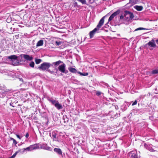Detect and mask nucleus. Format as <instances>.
<instances>
[{"label":"nucleus","mask_w":158,"mask_h":158,"mask_svg":"<svg viewBox=\"0 0 158 158\" xmlns=\"http://www.w3.org/2000/svg\"><path fill=\"white\" fill-rule=\"evenodd\" d=\"M57 131H53L51 133H50V136H51V135H52L53 141H59L57 138Z\"/></svg>","instance_id":"9"},{"label":"nucleus","mask_w":158,"mask_h":158,"mask_svg":"<svg viewBox=\"0 0 158 158\" xmlns=\"http://www.w3.org/2000/svg\"><path fill=\"white\" fill-rule=\"evenodd\" d=\"M12 90L11 89H7L5 91L4 93L3 94V96H11L13 94Z\"/></svg>","instance_id":"10"},{"label":"nucleus","mask_w":158,"mask_h":158,"mask_svg":"<svg viewBox=\"0 0 158 158\" xmlns=\"http://www.w3.org/2000/svg\"><path fill=\"white\" fill-rule=\"evenodd\" d=\"M77 5H78L77 3L76 2H75L74 3L73 6L74 7H75L76 6H77Z\"/></svg>","instance_id":"43"},{"label":"nucleus","mask_w":158,"mask_h":158,"mask_svg":"<svg viewBox=\"0 0 158 158\" xmlns=\"http://www.w3.org/2000/svg\"><path fill=\"white\" fill-rule=\"evenodd\" d=\"M82 143H81L80 146H81V148L82 150H83L85 152H87L88 150L86 142L83 140L82 141Z\"/></svg>","instance_id":"8"},{"label":"nucleus","mask_w":158,"mask_h":158,"mask_svg":"<svg viewBox=\"0 0 158 158\" xmlns=\"http://www.w3.org/2000/svg\"><path fill=\"white\" fill-rule=\"evenodd\" d=\"M29 136V134L28 133H27L25 135V137L27 138Z\"/></svg>","instance_id":"49"},{"label":"nucleus","mask_w":158,"mask_h":158,"mask_svg":"<svg viewBox=\"0 0 158 158\" xmlns=\"http://www.w3.org/2000/svg\"><path fill=\"white\" fill-rule=\"evenodd\" d=\"M104 18L105 17H103L100 20L97 26L96 27L98 29H100V28L103 25L104 21Z\"/></svg>","instance_id":"13"},{"label":"nucleus","mask_w":158,"mask_h":158,"mask_svg":"<svg viewBox=\"0 0 158 158\" xmlns=\"http://www.w3.org/2000/svg\"><path fill=\"white\" fill-rule=\"evenodd\" d=\"M150 93H148V94H147V95H148L149 96H150Z\"/></svg>","instance_id":"55"},{"label":"nucleus","mask_w":158,"mask_h":158,"mask_svg":"<svg viewBox=\"0 0 158 158\" xmlns=\"http://www.w3.org/2000/svg\"><path fill=\"white\" fill-rule=\"evenodd\" d=\"M113 19V18L112 17H111L110 16L109 17V19H108V22H110L112 20V19Z\"/></svg>","instance_id":"46"},{"label":"nucleus","mask_w":158,"mask_h":158,"mask_svg":"<svg viewBox=\"0 0 158 158\" xmlns=\"http://www.w3.org/2000/svg\"><path fill=\"white\" fill-rule=\"evenodd\" d=\"M144 147L147 150L152 152H158V151L156 150L154 148L155 146H153L151 144H144Z\"/></svg>","instance_id":"4"},{"label":"nucleus","mask_w":158,"mask_h":158,"mask_svg":"<svg viewBox=\"0 0 158 158\" xmlns=\"http://www.w3.org/2000/svg\"><path fill=\"white\" fill-rule=\"evenodd\" d=\"M41 61V60L40 59H35V62L36 64H40Z\"/></svg>","instance_id":"30"},{"label":"nucleus","mask_w":158,"mask_h":158,"mask_svg":"<svg viewBox=\"0 0 158 158\" xmlns=\"http://www.w3.org/2000/svg\"><path fill=\"white\" fill-rule=\"evenodd\" d=\"M131 104V103L128 102H125L121 106V109L123 111L126 110L128 107Z\"/></svg>","instance_id":"12"},{"label":"nucleus","mask_w":158,"mask_h":158,"mask_svg":"<svg viewBox=\"0 0 158 158\" xmlns=\"http://www.w3.org/2000/svg\"><path fill=\"white\" fill-rule=\"evenodd\" d=\"M16 136L17 137L19 138V139H21V137H20L19 135L18 134H16Z\"/></svg>","instance_id":"48"},{"label":"nucleus","mask_w":158,"mask_h":158,"mask_svg":"<svg viewBox=\"0 0 158 158\" xmlns=\"http://www.w3.org/2000/svg\"><path fill=\"white\" fill-rule=\"evenodd\" d=\"M19 151L21 153H23L24 152H26V150L25 148H24L21 149H20V150Z\"/></svg>","instance_id":"38"},{"label":"nucleus","mask_w":158,"mask_h":158,"mask_svg":"<svg viewBox=\"0 0 158 158\" xmlns=\"http://www.w3.org/2000/svg\"><path fill=\"white\" fill-rule=\"evenodd\" d=\"M47 145L46 144L43 143L41 145L40 148L41 149L45 150Z\"/></svg>","instance_id":"29"},{"label":"nucleus","mask_w":158,"mask_h":158,"mask_svg":"<svg viewBox=\"0 0 158 158\" xmlns=\"http://www.w3.org/2000/svg\"><path fill=\"white\" fill-rule=\"evenodd\" d=\"M68 69L71 73H76L77 72V70L74 68L69 67L68 68Z\"/></svg>","instance_id":"27"},{"label":"nucleus","mask_w":158,"mask_h":158,"mask_svg":"<svg viewBox=\"0 0 158 158\" xmlns=\"http://www.w3.org/2000/svg\"><path fill=\"white\" fill-rule=\"evenodd\" d=\"M17 58V56L15 55H12L7 57V58L10 60L13 65H17L19 64V61Z\"/></svg>","instance_id":"1"},{"label":"nucleus","mask_w":158,"mask_h":158,"mask_svg":"<svg viewBox=\"0 0 158 158\" xmlns=\"http://www.w3.org/2000/svg\"><path fill=\"white\" fill-rule=\"evenodd\" d=\"M21 57H23L24 59L29 61H31L33 60V57L27 54H22L20 56Z\"/></svg>","instance_id":"11"},{"label":"nucleus","mask_w":158,"mask_h":158,"mask_svg":"<svg viewBox=\"0 0 158 158\" xmlns=\"http://www.w3.org/2000/svg\"><path fill=\"white\" fill-rule=\"evenodd\" d=\"M54 151L59 155L62 156V152L61 149L55 148L54 149Z\"/></svg>","instance_id":"18"},{"label":"nucleus","mask_w":158,"mask_h":158,"mask_svg":"<svg viewBox=\"0 0 158 158\" xmlns=\"http://www.w3.org/2000/svg\"><path fill=\"white\" fill-rule=\"evenodd\" d=\"M119 115H120V114H117V116H116V114L115 115H114V118H116L117 117H118V116H119Z\"/></svg>","instance_id":"50"},{"label":"nucleus","mask_w":158,"mask_h":158,"mask_svg":"<svg viewBox=\"0 0 158 158\" xmlns=\"http://www.w3.org/2000/svg\"><path fill=\"white\" fill-rule=\"evenodd\" d=\"M47 71L51 74H53V73L55 72L53 71H51L50 69L48 70Z\"/></svg>","instance_id":"45"},{"label":"nucleus","mask_w":158,"mask_h":158,"mask_svg":"<svg viewBox=\"0 0 158 158\" xmlns=\"http://www.w3.org/2000/svg\"><path fill=\"white\" fill-rule=\"evenodd\" d=\"M52 66V64L48 62H44L38 68L40 69H41L43 70H46L48 71L49 68Z\"/></svg>","instance_id":"2"},{"label":"nucleus","mask_w":158,"mask_h":158,"mask_svg":"<svg viewBox=\"0 0 158 158\" xmlns=\"http://www.w3.org/2000/svg\"><path fill=\"white\" fill-rule=\"evenodd\" d=\"M114 106L115 107V109L117 110L118 109V106Z\"/></svg>","instance_id":"51"},{"label":"nucleus","mask_w":158,"mask_h":158,"mask_svg":"<svg viewBox=\"0 0 158 158\" xmlns=\"http://www.w3.org/2000/svg\"><path fill=\"white\" fill-rule=\"evenodd\" d=\"M6 90V87L5 85L0 86V93L3 94Z\"/></svg>","instance_id":"21"},{"label":"nucleus","mask_w":158,"mask_h":158,"mask_svg":"<svg viewBox=\"0 0 158 158\" xmlns=\"http://www.w3.org/2000/svg\"><path fill=\"white\" fill-rule=\"evenodd\" d=\"M134 7L135 9L139 11H140L143 9V7L142 6L136 5L134 6Z\"/></svg>","instance_id":"22"},{"label":"nucleus","mask_w":158,"mask_h":158,"mask_svg":"<svg viewBox=\"0 0 158 158\" xmlns=\"http://www.w3.org/2000/svg\"><path fill=\"white\" fill-rule=\"evenodd\" d=\"M124 15L126 20L127 21L129 20L130 19H133L134 17L133 14L129 11H125Z\"/></svg>","instance_id":"5"},{"label":"nucleus","mask_w":158,"mask_h":158,"mask_svg":"<svg viewBox=\"0 0 158 158\" xmlns=\"http://www.w3.org/2000/svg\"><path fill=\"white\" fill-rule=\"evenodd\" d=\"M46 149H45V150L49 151H51L52 149L50 147L48 146V145L46 146Z\"/></svg>","instance_id":"39"},{"label":"nucleus","mask_w":158,"mask_h":158,"mask_svg":"<svg viewBox=\"0 0 158 158\" xmlns=\"http://www.w3.org/2000/svg\"><path fill=\"white\" fill-rule=\"evenodd\" d=\"M77 1H79V0H77Z\"/></svg>","instance_id":"57"},{"label":"nucleus","mask_w":158,"mask_h":158,"mask_svg":"<svg viewBox=\"0 0 158 158\" xmlns=\"http://www.w3.org/2000/svg\"><path fill=\"white\" fill-rule=\"evenodd\" d=\"M120 12V11L119 10H118L117 11L115 12L114 13H113L110 16L112 17V18H114L115 16L117 15H118Z\"/></svg>","instance_id":"25"},{"label":"nucleus","mask_w":158,"mask_h":158,"mask_svg":"<svg viewBox=\"0 0 158 158\" xmlns=\"http://www.w3.org/2000/svg\"><path fill=\"white\" fill-rule=\"evenodd\" d=\"M139 101V98H137L134 101H131L130 102H129L128 103H131V104L132 106H134L137 104V102Z\"/></svg>","instance_id":"23"},{"label":"nucleus","mask_w":158,"mask_h":158,"mask_svg":"<svg viewBox=\"0 0 158 158\" xmlns=\"http://www.w3.org/2000/svg\"><path fill=\"white\" fill-rule=\"evenodd\" d=\"M126 21L125 18V15L123 16L122 15L120 16L119 21L122 23H125Z\"/></svg>","instance_id":"20"},{"label":"nucleus","mask_w":158,"mask_h":158,"mask_svg":"<svg viewBox=\"0 0 158 158\" xmlns=\"http://www.w3.org/2000/svg\"><path fill=\"white\" fill-rule=\"evenodd\" d=\"M99 131L98 132L104 133L105 132V129L102 126L100 125L99 126Z\"/></svg>","instance_id":"28"},{"label":"nucleus","mask_w":158,"mask_h":158,"mask_svg":"<svg viewBox=\"0 0 158 158\" xmlns=\"http://www.w3.org/2000/svg\"><path fill=\"white\" fill-rule=\"evenodd\" d=\"M99 30V29L97 28V27H96L92 31H90L89 33L90 38H92L94 36V35L95 34L96 32Z\"/></svg>","instance_id":"14"},{"label":"nucleus","mask_w":158,"mask_h":158,"mask_svg":"<svg viewBox=\"0 0 158 158\" xmlns=\"http://www.w3.org/2000/svg\"><path fill=\"white\" fill-rule=\"evenodd\" d=\"M156 42L157 44H158V39L156 40Z\"/></svg>","instance_id":"53"},{"label":"nucleus","mask_w":158,"mask_h":158,"mask_svg":"<svg viewBox=\"0 0 158 158\" xmlns=\"http://www.w3.org/2000/svg\"><path fill=\"white\" fill-rule=\"evenodd\" d=\"M105 85L107 87H108L109 86V85L107 84H106Z\"/></svg>","instance_id":"52"},{"label":"nucleus","mask_w":158,"mask_h":158,"mask_svg":"<svg viewBox=\"0 0 158 158\" xmlns=\"http://www.w3.org/2000/svg\"><path fill=\"white\" fill-rule=\"evenodd\" d=\"M34 63L33 61H31L29 64V66L32 68H33L34 66Z\"/></svg>","instance_id":"37"},{"label":"nucleus","mask_w":158,"mask_h":158,"mask_svg":"<svg viewBox=\"0 0 158 158\" xmlns=\"http://www.w3.org/2000/svg\"><path fill=\"white\" fill-rule=\"evenodd\" d=\"M62 63H63V62L59 60L58 61L53 62L52 64V65H54L55 66H57L59 65L60 64Z\"/></svg>","instance_id":"26"},{"label":"nucleus","mask_w":158,"mask_h":158,"mask_svg":"<svg viewBox=\"0 0 158 158\" xmlns=\"http://www.w3.org/2000/svg\"><path fill=\"white\" fill-rule=\"evenodd\" d=\"M18 152H16L11 157L13 158H14L15 156H16V155H17V153H18Z\"/></svg>","instance_id":"41"},{"label":"nucleus","mask_w":158,"mask_h":158,"mask_svg":"<svg viewBox=\"0 0 158 158\" xmlns=\"http://www.w3.org/2000/svg\"><path fill=\"white\" fill-rule=\"evenodd\" d=\"M101 94V93L99 91H97L96 93V94L97 96H99Z\"/></svg>","instance_id":"44"},{"label":"nucleus","mask_w":158,"mask_h":158,"mask_svg":"<svg viewBox=\"0 0 158 158\" xmlns=\"http://www.w3.org/2000/svg\"><path fill=\"white\" fill-rule=\"evenodd\" d=\"M151 73L152 74H158V69H155L152 71Z\"/></svg>","instance_id":"31"},{"label":"nucleus","mask_w":158,"mask_h":158,"mask_svg":"<svg viewBox=\"0 0 158 158\" xmlns=\"http://www.w3.org/2000/svg\"><path fill=\"white\" fill-rule=\"evenodd\" d=\"M80 2H81L83 4H86V0H80Z\"/></svg>","instance_id":"40"},{"label":"nucleus","mask_w":158,"mask_h":158,"mask_svg":"<svg viewBox=\"0 0 158 158\" xmlns=\"http://www.w3.org/2000/svg\"><path fill=\"white\" fill-rule=\"evenodd\" d=\"M133 111L135 112V111H137V109H134L133 110Z\"/></svg>","instance_id":"54"},{"label":"nucleus","mask_w":158,"mask_h":158,"mask_svg":"<svg viewBox=\"0 0 158 158\" xmlns=\"http://www.w3.org/2000/svg\"><path fill=\"white\" fill-rule=\"evenodd\" d=\"M57 71H58V69H56V72H55V73H57Z\"/></svg>","instance_id":"56"},{"label":"nucleus","mask_w":158,"mask_h":158,"mask_svg":"<svg viewBox=\"0 0 158 158\" xmlns=\"http://www.w3.org/2000/svg\"><path fill=\"white\" fill-rule=\"evenodd\" d=\"M44 44V41L42 40H41L38 41L36 45V47H39L42 46Z\"/></svg>","instance_id":"24"},{"label":"nucleus","mask_w":158,"mask_h":158,"mask_svg":"<svg viewBox=\"0 0 158 158\" xmlns=\"http://www.w3.org/2000/svg\"><path fill=\"white\" fill-rule=\"evenodd\" d=\"M88 75V73H81L80 72V75L81 76H86Z\"/></svg>","instance_id":"35"},{"label":"nucleus","mask_w":158,"mask_h":158,"mask_svg":"<svg viewBox=\"0 0 158 158\" xmlns=\"http://www.w3.org/2000/svg\"><path fill=\"white\" fill-rule=\"evenodd\" d=\"M109 22L108 21V22L106 23L105 24L104 27L107 28V27H108L109 26H108V23H109Z\"/></svg>","instance_id":"47"},{"label":"nucleus","mask_w":158,"mask_h":158,"mask_svg":"<svg viewBox=\"0 0 158 158\" xmlns=\"http://www.w3.org/2000/svg\"><path fill=\"white\" fill-rule=\"evenodd\" d=\"M54 106H55V107L58 110H60L62 109L63 108V106L62 105L59 103L58 101L56 102V103L55 104Z\"/></svg>","instance_id":"16"},{"label":"nucleus","mask_w":158,"mask_h":158,"mask_svg":"<svg viewBox=\"0 0 158 158\" xmlns=\"http://www.w3.org/2000/svg\"><path fill=\"white\" fill-rule=\"evenodd\" d=\"M129 154L130 158H140V152H137L136 150L131 151L129 153Z\"/></svg>","instance_id":"3"},{"label":"nucleus","mask_w":158,"mask_h":158,"mask_svg":"<svg viewBox=\"0 0 158 158\" xmlns=\"http://www.w3.org/2000/svg\"><path fill=\"white\" fill-rule=\"evenodd\" d=\"M66 65L63 63L62 64L59 65L58 67V70L61 73L65 74L68 73V71L65 69Z\"/></svg>","instance_id":"6"},{"label":"nucleus","mask_w":158,"mask_h":158,"mask_svg":"<svg viewBox=\"0 0 158 158\" xmlns=\"http://www.w3.org/2000/svg\"><path fill=\"white\" fill-rule=\"evenodd\" d=\"M146 95H141L139 97V98H140V99H143L144 97H145L146 96Z\"/></svg>","instance_id":"42"},{"label":"nucleus","mask_w":158,"mask_h":158,"mask_svg":"<svg viewBox=\"0 0 158 158\" xmlns=\"http://www.w3.org/2000/svg\"><path fill=\"white\" fill-rule=\"evenodd\" d=\"M10 139L13 141V143L15 145L17 143V142L13 138H10Z\"/></svg>","instance_id":"36"},{"label":"nucleus","mask_w":158,"mask_h":158,"mask_svg":"<svg viewBox=\"0 0 158 158\" xmlns=\"http://www.w3.org/2000/svg\"><path fill=\"white\" fill-rule=\"evenodd\" d=\"M91 128L93 131L95 132L96 133L98 132V131H99V126L96 125L94 126L93 127L92 126Z\"/></svg>","instance_id":"17"},{"label":"nucleus","mask_w":158,"mask_h":158,"mask_svg":"<svg viewBox=\"0 0 158 158\" xmlns=\"http://www.w3.org/2000/svg\"><path fill=\"white\" fill-rule=\"evenodd\" d=\"M147 44L151 47L155 48L156 47L155 41L153 39H152L151 41L149 42Z\"/></svg>","instance_id":"15"},{"label":"nucleus","mask_w":158,"mask_h":158,"mask_svg":"<svg viewBox=\"0 0 158 158\" xmlns=\"http://www.w3.org/2000/svg\"><path fill=\"white\" fill-rule=\"evenodd\" d=\"M146 30V29L143 28V27H139L138 28H137V29H135L134 31H136L138 30Z\"/></svg>","instance_id":"33"},{"label":"nucleus","mask_w":158,"mask_h":158,"mask_svg":"<svg viewBox=\"0 0 158 158\" xmlns=\"http://www.w3.org/2000/svg\"><path fill=\"white\" fill-rule=\"evenodd\" d=\"M39 146L37 144L34 145H31L29 147L26 148L25 149L27 151H31L33 150H35L37 149H39Z\"/></svg>","instance_id":"7"},{"label":"nucleus","mask_w":158,"mask_h":158,"mask_svg":"<svg viewBox=\"0 0 158 158\" xmlns=\"http://www.w3.org/2000/svg\"><path fill=\"white\" fill-rule=\"evenodd\" d=\"M62 44V42L60 41H56L55 42V44L57 46H59Z\"/></svg>","instance_id":"32"},{"label":"nucleus","mask_w":158,"mask_h":158,"mask_svg":"<svg viewBox=\"0 0 158 158\" xmlns=\"http://www.w3.org/2000/svg\"><path fill=\"white\" fill-rule=\"evenodd\" d=\"M48 100L51 102L52 104L54 105L58 101H56L53 98H48Z\"/></svg>","instance_id":"19"},{"label":"nucleus","mask_w":158,"mask_h":158,"mask_svg":"<svg viewBox=\"0 0 158 158\" xmlns=\"http://www.w3.org/2000/svg\"><path fill=\"white\" fill-rule=\"evenodd\" d=\"M129 3L132 4H134L136 3V0H130Z\"/></svg>","instance_id":"34"}]
</instances>
